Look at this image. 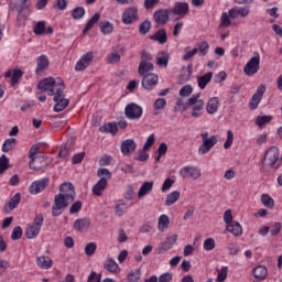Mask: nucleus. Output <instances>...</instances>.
<instances>
[{
    "label": "nucleus",
    "mask_w": 282,
    "mask_h": 282,
    "mask_svg": "<svg viewBox=\"0 0 282 282\" xmlns=\"http://www.w3.org/2000/svg\"><path fill=\"white\" fill-rule=\"evenodd\" d=\"M142 87L144 89L151 90L155 85H158L159 78L158 74L153 73V64L147 61H153V55L147 52H142Z\"/></svg>",
    "instance_id": "nucleus-1"
},
{
    "label": "nucleus",
    "mask_w": 282,
    "mask_h": 282,
    "mask_svg": "<svg viewBox=\"0 0 282 282\" xmlns=\"http://www.w3.org/2000/svg\"><path fill=\"white\" fill-rule=\"evenodd\" d=\"M200 94H195L187 99V102L183 106V111L192 109V118H200L204 111V100L199 99Z\"/></svg>",
    "instance_id": "nucleus-2"
},
{
    "label": "nucleus",
    "mask_w": 282,
    "mask_h": 282,
    "mask_svg": "<svg viewBox=\"0 0 282 282\" xmlns=\"http://www.w3.org/2000/svg\"><path fill=\"white\" fill-rule=\"evenodd\" d=\"M62 85H65V83H63V79H58L56 82L54 77H47L37 83V89L42 94L48 91V96H53L56 94V89H58V87H61Z\"/></svg>",
    "instance_id": "nucleus-3"
},
{
    "label": "nucleus",
    "mask_w": 282,
    "mask_h": 282,
    "mask_svg": "<svg viewBox=\"0 0 282 282\" xmlns=\"http://www.w3.org/2000/svg\"><path fill=\"white\" fill-rule=\"evenodd\" d=\"M65 85L58 86L53 96V102H55L53 109L56 113H61V111H65L67 107H69V99L65 98Z\"/></svg>",
    "instance_id": "nucleus-4"
},
{
    "label": "nucleus",
    "mask_w": 282,
    "mask_h": 282,
    "mask_svg": "<svg viewBox=\"0 0 282 282\" xmlns=\"http://www.w3.org/2000/svg\"><path fill=\"white\" fill-rule=\"evenodd\" d=\"M73 200H69V198H65L59 194H56L54 197V204L52 206V216L53 217H61L63 213H65L66 208L69 206V204H73Z\"/></svg>",
    "instance_id": "nucleus-5"
},
{
    "label": "nucleus",
    "mask_w": 282,
    "mask_h": 282,
    "mask_svg": "<svg viewBox=\"0 0 282 282\" xmlns=\"http://www.w3.org/2000/svg\"><path fill=\"white\" fill-rule=\"evenodd\" d=\"M44 217L43 214H36L33 223L26 228L25 236L26 239H36L43 228Z\"/></svg>",
    "instance_id": "nucleus-6"
},
{
    "label": "nucleus",
    "mask_w": 282,
    "mask_h": 282,
    "mask_svg": "<svg viewBox=\"0 0 282 282\" xmlns=\"http://www.w3.org/2000/svg\"><path fill=\"white\" fill-rule=\"evenodd\" d=\"M263 166H270V169H279V148L271 147L265 151Z\"/></svg>",
    "instance_id": "nucleus-7"
},
{
    "label": "nucleus",
    "mask_w": 282,
    "mask_h": 282,
    "mask_svg": "<svg viewBox=\"0 0 282 282\" xmlns=\"http://www.w3.org/2000/svg\"><path fill=\"white\" fill-rule=\"evenodd\" d=\"M17 2L9 4L10 10H15L18 12L17 22L18 25H24L25 18H23L24 10L30 9V4L28 3V0H17ZM20 3V4H19Z\"/></svg>",
    "instance_id": "nucleus-8"
},
{
    "label": "nucleus",
    "mask_w": 282,
    "mask_h": 282,
    "mask_svg": "<svg viewBox=\"0 0 282 282\" xmlns=\"http://www.w3.org/2000/svg\"><path fill=\"white\" fill-rule=\"evenodd\" d=\"M91 63H94V52L90 51L80 56L75 65V72H85Z\"/></svg>",
    "instance_id": "nucleus-9"
},
{
    "label": "nucleus",
    "mask_w": 282,
    "mask_h": 282,
    "mask_svg": "<svg viewBox=\"0 0 282 282\" xmlns=\"http://www.w3.org/2000/svg\"><path fill=\"white\" fill-rule=\"evenodd\" d=\"M52 160L45 158L44 155H37L31 159L29 166L33 169V171H41L42 169H47Z\"/></svg>",
    "instance_id": "nucleus-10"
},
{
    "label": "nucleus",
    "mask_w": 282,
    "mask_h": 282,
    "mask_svg": "<svg viewBox=\"0 0 282 282\" xmlns=\"http://www.w3.org/2000/svg\"><path fill=\"white\" fill-rule=\"evenodd\" d=\"M260 65L261 57L259 55L254 56L246 64L243 73L246 74V76H254V74L259 72Z\"/></svg>",
    "instance_id": "nucleus-11"
},
{
    "label": "nucleus",
    "mask_w": 282,
    "mask_h": 282,
    "mask_svg": "<svg viewBox=\"0 0 282 282\" xmlns=\"http://www.w3.org/2000/svg\"><path fill=\"white\" fill-rule=\"evenodd\" d=\"M57 195L74 202V199H76V191L74 189V185L72 183H63L59 186V193Z\"/></svg>",
    "instance_id": "nucleus-12"
},
{
    "label": "nucleus",
    "mask_w": 282,
    "mask_h": 282,
    "mask_svg": "<svg viewBox=\"0 0 282 282\" xmlns=\"http://www.w3.org/2000/svg\"><path fill=\"white\" fill-rule=\"evenodd\" d=\"M263 94H265V85L261 84L249 101L250 109L254 110L259 107V104L263 100Z\"/></svg>",
    "instance_id": "nucleus-13"
},
{
    "label": "nucleus",
    "mask_w": 282,
    "mask_h": 282,
    "mask_svg": "<svg viewBox=\"0 0 282 282\" xmlns=\"http://www.w3.org/2000/svg\"><path fill=\"white\" fill-rule=\"evenodd\" d=\"M180 175H182L184 180H186V177L199 180L202 177V170H199L197 166H185L181 169Z\"/></svg>",
    "instance_id": "nucleus-14"
},
{
    "label": "nucleus",
    "mask_w": 282,
    "mask_h": 282,
    "mask_svg": "<svg viewBox=\"0 0 282 282\" xmlns=\"http://www.w3.org/2000/svg\"><path fill=\"white\" fill-rule=\"evenodd\" d=\"M124 115L129 120H137L142 116V107L137 104H129L126 106Z\"/></svg>",
    "instance_id": "nucleus-15"
},
{
    "label": "nucleus",
    "mask_w": 282,
    "mask_h": 282,
    "mask_svg": "<svg viewBox=\"0 0 282 282\" xmlns=\"http://www.w3.org/2000/svg\"><path fill=\"white\" fill-rule=\"evenodd\" d=\"M47 184H50V178L47 177L41 178L39 181H34L30 185L29 192L31 193V195H39V193H41L42 191H45V187L47 186Z\"/></svg>",
    "instance_id": "nucleus-16"
},
{
    "label": "nucleus",
    "mask_w": 282,
    "mask_h": 282,
    "mask_svg": "<svg viewBox=\"0 0 282 282\" xmlns=\"http://www.w3.org/2000/svg\"><path fill=\"white\" fill-rule=\"evenodd\" d=\"M153 20L156 25H166L170 21L169 10L167 9H158L153 13Z\"/></svg>",
    "instance_id": "nucleus-17"
},
{
    "label": "nucleus",
    "mask_w": 282,
    "mask_h": 282,
    "mask_svg": "<svg viewBox=\"0 0 282 282\" xmlns=\"http://www.w3.org/2000/svg\"><path fill=\"white\" fill-rule=\"evenodd\" d=\"M138 9L133 7L126 9L122 13V23H124V25H131V23L138 21Z\"/></svg>",
    "instance_id": "nucleus-18"
},
{
    "label": "nucleus",
    "mask_w": 282,
    "mask_h": 282,
    "mask_svg": "<svg viewBox=\"0 0 282 282\" xmlns=\"http://www.w3.org/2000/svg\"><path fill=\"white\" fill-rule=\"evenodd\" d=\"M215 144H217L216 135H212L208 139H205L198 148V153H200V155H206V153H208L213 147H215Z\"/></svg>",
    "instance_id": "nucleus-19"
},
{
    "label": "nucleus",
    "mask_w": 282,
    "mask_h": 282,
    "mask_svg": "<svg viewBox=\"0 0 282 282\" xmlns=\"http://www.w3.org/2000/svg\"><path fill=\"white\" fill-rule=\"evenodd\" d=\"M172 13L184 19L188 14V2H175L172 8Z\"/></svg>",
    "instance_id": "nucleus-20"
},
{
    "label": "nucleus",
    "mask_w": 282,
    "mask_h": 282,
    "mask_svg": "<svg viewBox=\"0 0 282 282\" xmlns=\"http://www.w3.org/2000/svg\"><path fill=\"white\" fill-rule=\"evenodd\" d=\"M120 149L122 155H131V153L135 151V141H133L132 139H127L121 142Z\"/></svg>",
    "instance_id": "nucleus-21"
},
{
    "label": "nucleus",
    "mask_w": 282,
    "mask_h": 282,
    "mask_svg": "<svg viewBox=\"0 0 282 282\" xmlns=\"http://www.w3.org/2000/svg\"><path fill=\"white\" fill-rule=\"evenodd\" d=\"M226 229L228 232L234 235V237H241V235H243V227H241V224L236 220H234V223H229V225H226Z\"/></svg>",
    "instance_id": "nucleus-22"
},
{
    "label": "nucleus",
    "mask_w": 282,
    "mask_h": 282,
    "mask_svg": "<svg viewBox=\"0 0 282 282\" xmlns=\"http://www.w3.org/2000/svg\"><path fill=\"white\" fill-rule=\"evenodd\" d=\"M20 202H21V193H17L13 197H11L9 203L4 205V208H3L4 213H12V210H14V208L19 206Z\"/></svg>",
    "instance_id": "nucleus-23"
},
{
    "label": "nucleus",
    "mask_w": 282,
    "mask_h": 282,
    "mask_svg": "<svg viewBox=\"0 0 282 282\" xmlns=\"http://www.w3.org/2000/svg\"><path fill=\"white\" fill-rule=\"evenodd\" d=\"M36 263L42 270H50V268L54 265V261H52V258L47 256H39L36 258Z\"/></svg>",
    "instance_id": "nucleus-24"
},
{
    "label": "nucleus",
    "mask_w": 282,
    "mask_h": 282,
    "mask_svg": "<svg viewBox=\"0 0 282 282\" xmlns=\"http://www.w3.org/2000/svg\"><path fill=\"white\" fill-rule=\"evenodd\" d=\"M151 41H156L161 45H164L169 41V36L166 35V30L160 29L153 35H150Z\"/></svg>",
    "instance_id": "nucleus-25"
},
{
    "label": "nucleus",
    "mask_w": 282,
    "mask_h": 282,
    "mask_svg": "<svg viewBox=\"0 0 282 282\" xmlns=\"http://www.w3.org/2000/svg\"><path fill=\"white\" fill-rule=\"evenodd\" d=\"M50 67V59L45 55H41L37 57V66L35 68V74H41V72H45Z\"/></svg>",
    "instance_id": "nucleus-26"
},
{
    "label": "nucleus",
    "mask_w": 282,
    "mask_h": 282,
    "mask_svg": "<svg viewBox=\"0 0 282 282\" xmlns=\"http://www.w3.org/2000/svg\"><path fill=\"white\" fill-rule=\"evenodd\" d=\"M90 225L91 221L89 220V218H79L75 220L74 228L78 232H83L84 230H87Z\"/></svg>",
    "instance_id": "nucleus-27"
},
{
    "label": "nucleus",
    "mask_w": 282,
    "mask_h": 282,
    "mask_svg": "<svg viewBox=\"0 0 282 282\" xmlns=\"http://www.w3.org/2000/svg\"><path fill=\"white\" fill-rule=\"evenodd\" d=\"M107 188V178L102 176L93 187L94 195H97V197H100L102 195V191Z\"/></svg>",
    "instance_id": "nucleus-28"
},
{
    "label": "nucleus",
    "mask_w": 282,
    "mask_h": 282,
    "mask_svg": "<svg viewBox=\"0 0 282 282\" xmlns=\"http://www.w3.org/2000/svg\"><path fill=\"white\" fill-rule=\"evenodd\" d=\"M207 113L213 116V113H217V109H219V99L217 97H213L208 100L207 106Z\"/></svg>",
    "instance_id": "nucleus-29"
},
{
    "label": "nucleus",
    "mask_w": 282,
    "mask_h": 282,
    "mask_svg": "<svg viewBox=\"0 0 282 282\" xmlns=\"http://www.w3.org/2000/svg\"><path fill=\"white\" fill-rule=\"evenodd\" d=\"M253 276L258 281H263L268 276V268L265 265H259L253 269Z\"/></svg>",
    "instance_id": "nucleus-30"
},
{
    "label": "nucleus",
    "mask_w": 282,
    "mask_h": 282,
    "mask_svg": "<svg viewBox=\"0 0 282 282\" xmlns=\"http://www.w3.org/2000/svg\"><path fill=\"white\" fill-rule=\"evenodd\" d=\"M101 133H111V135H116L118 133V123H105L99 128Z\"/></svg>",
    "instance_id": "nucleus-31"
},
{
    "label": "nucleus",
    "mask_w": 282,
    "mask_h": 282,
    "mask_svg": "<svg viewBox=\"0 0 282 282\" xmlns=\"http://www.w3.org/2000/svg\"><path fill=\"white\" fill-rule=\"evenodd\" d=\"M199 89H206V86L213 80V72H208L205 75L197 77Z\"/></svg>",
    "instance_id": "nucleus-32"
},
{
    "label": "nucleus",
    "mask_w": 282,
    "mask_h": 282,
    "mask_svg": "<svg viewBox=\"0 0 282 282\" xmlns=\"http://www.w3.org/2000/svg\"><path fill=\"white\" fill-rule=\"evenodd\" d=\"M104 268L105 270H108V272H111L112 274H118V272H120V267H118V263L115 262L113 259L106 260Z\"/></svg>",
    "instance_id": "nucleus-33"
},
{
    "label": "nucleus",
    "mask_w": 282,
    "mask_h": 282,
    "mask_svg": "<svg viewBox=\"0 0 282 282\" xmlns=\"http://www.w3.org/2000/svg\"><path fill=\"white\" fill-rule=\"evenodd\" d=\"M169 53L160 52L156 56V65L159 67H169Z\"/></svg>",
    "instance_id": "nucleus-34"
},
{
    "label": "nucleus",
    "mask_w": 282,
    "mask_h": 282,
    "mask_svg": "<svg viewBox=\"0 0 282 282\" xmlns=\"http://www.w3.org/2000/svg\"><path fill=\"white\" fill-rule=\"evenodd\" d=\"M98 21H100V13H95L86 23L83 33L87 34V32H89V30H91V28H94Z\"/></svg>",
    "instance_id": "nucleus-35"
},
{
    "label": "nucleus",
    "mask_w": 282,
    "mask_h": 282,
    "mask_svg": "<svg viewBox=\"0 0 282 282\" xmlns=\"http://www.w3.org/2000/svg\"><path fill=\"white\" fill-rule=\"evenodd\" d=\"M169 224H171V220L165 214H163L159 217L158 229L161 232H164V230H169Z\"/></svg>",
    "instance_id": "nucleus-36"
},
{
    "label": "nucleus",
    "mask_w": 282,
    "mask_h": 282,
    "mask_svg": "<svg viewBox=\"0 0 282 282\" xmlns=\"http://www.w3.org/2000/svg\"><path fill=\"white\" fill-rule=\"evenodd\" d=\"M100 32L102 34H111L113 32V24L109 21H101L99 22Z\"/></svg>",
    "instance_id": "nucleus-37"
},
{
    "label": "nucleus",
    "mask_w": 282,
    "mask_h": 282,
    "mask_svg": "<svg viewBox=\"0 0 282 282\" xmlns=\"http://www.w3.org/2000/svg\"><path fill=\"white\" fill-rule=\"evenodd\" d=\"M17 147V139H7L2 144L3 153H10Z\"/></svg>",
    "instance_id": "nucleus-38"
},
{
    "label": "nucleus",
    "mask_w": 282,
    "mask_h": 282,
    "mask_svg": "<svg viewBox=\"0 0 282 282\" xmlns=\"http://www.w3.org/2000/svg\"><path fill=\"white\" fill-rule=\"evenodd\" d=\"M178 199H180V192L174 191L167 195L165 199V206H173V204H175V202H177Z\"/></svg>",
    "instance_id": "nucleus-39"
},
{
    "label": "nucleus",
    "mask_w": 282,
    "mask_h": 282,
    "mask_svg": "<svg viewBox=\"0 0 282 282\" xmlns=\"http://www.w3.org/2000/svg\"><path fill=\"white\" fill-rule=\"evenodd\" d=\"M70 149H72V140H67L64 147L59 149L58 158H67V155H69Z\"/></svg>",
    "instance_id": "nucleus-40"
},
{
    "label": "nucleus",
    "mask_w": 282,
    "mask_h": 282,
    "mask_svg": "<svg viewBox=\"0 0 282 282\" xmlns=\"http://www.w3.org/2000/svg\"><path fill=\"white\" fill-rule=\"evenodd\" d=\"M8 169H10V160L6 154H2L0 156V175H3V172L8 171Z\"/></svg>",
    "instance_id": "nucleus-41"
},
{
    "label": "nucleus",
    "mask_w": 282,
    "mask_h": 282,
    "mask_svg": "<svg viewBox=\"0 0 282 282\" xmlns=\"http://www.w3.org/2000/svg\"><path fill=\"white\" fill-rule=\"evenodd\" d=\"M261 204H263L267 208H274V198L268 194H262Z\"/></svg>",
    "instance_id": "nucleus-42"
},
{
    "label": "nucleus",
    "mask_w": 282,
    "mask_h": 282,
    "mask_svg": "<svg viewBox=\"0 0 282 282\" xmlns=\"http://www.w3.org/2000/svg\"><path fill=\"white\" fill-rule=\"evenodd\" d=\"M23 77V70L21 68L13 69L12 77H11V87H14L17 83H19V79Z\"/></svg>",
    "instance_id": "nucleus-43"
},
{
    "label": "nucleus",
    "mask_w": 282,
    "mask_h": 282,
    "mask_svg": "<svg viewBox=\"0 0 282 282\" xmlns=\"http://www.w3.org/2000/svg\"><path fill=\"white\" fill-rule=\"evenodd\" d=\"M169 152V145L165 142H162L159 145L158 149V156L155 158V162H160V160H162L163 155H165Z\"/></svg>",
    "instance_id": "nucleus-44"
},
{
    "label": "nucleus",
    "mask_w": 282,
    "mask_h": 282,
    "mask_svg": "<svg viewBox=\"0 0 282 282\" xmlns=\"http://www.w3.org/2000/svg\"><path fill=\"white\" fill-rule=\"evenodd\" d=\"M33 32L36 36L45 34V21H39L33 28Z\"/></svg>",
    "instance_id": "nucleus-45"
},
{
    "label": "nucleus",
    "mask_w": 282,
    "mask_h": 282,
    "mask_svg": "<svg viewBox=\"0 0 282 282\" xmlns=\"http://www.w3.org/2000/svg\"><path fill=\"white\" fill-rule=\"evenodd\" d=\"M140 276H141V269L138 268L128 274L127 280H128V282H138V281H140Z\"/></svg>",
    "instance_id": "nucleus-46"
},
{
    "label": "nucleus",
    "mask_w": 282,
    "mask_h": 282,
    "mask_svg": "<svg viewBox=\"0 0 282 282\" xmlns=\"http://www.w3.org/2000/svg\"><path fill=\"white\" fill-rule=\"evenodd\" d=\"M230 25H232L230 15L227 12H224L220 17V28H230Z\"/></svg>",
    "instance_id": "nucleus-47"
},
{
    "label": "nucleus",
    "mask_w": 282,
    "mask_h": 282,
    "mask_svg": "<svg viewBox=\"0 0 282 282\" xmlns=\"http://www.w3.org/2000/svg\"><path fill=\"white\" fill-rule=\"evenodd\" d=\"M72 17L73 19H75L76 21L83 19L85 17V8L83 7H77L75 9H73L72 11Z\"/></svg>",
    "instance_id": "nucleus-48"
},
{
    "label": "nucleus",
    "mask_w": 282,
    "mask_h": 282,
    "mask_svg": "<svg viewBox=\"0 0 282 282\" xmlns=\"http://www.w3.org/2000/svg\"><path fill=\"white\" fill-rule=\"evenodd\" d=\"M98 246H96V242H89L85 247V254L86 257H94L96 253Z\"/></svg>",
    "instance_id": "nucleus-49"
},
{
    "label": "nucleus",
    "mask_w": 282,
    "mask_h": 282,
    "mask_svg": "<svg viewBox=\"0 0 282 282\" xmlns=\"http://www.w3.org/2000/svg\"><path fill=\"white\" fill-rule=\"evenodd\" d=\"M21 237H23V228H21V226L14 227L11 232L12 241H19Z\"/></svg>",
    "instance_id": "nucleus-50"
},
{
    "label": "nucleus",
    "mask_w": 282,
    "mask_h": 282,
    "mask_svg": "<svg viewBox=\"0 0 282 282\" xmlns=\"http://www.w3.org/2000/svg\"><path fill=\"white\" fill-rule=\"evenodd\" d=\"M215 246H216V243H215L214 238H206L204 243H203V248L207 252H210L212 250H215Z\"/></svg>",
    "instance_id": "nucleus-51"
},
{
    "label": "nucleus",
    "mask_w": 282,
    "mask_h": 282,
    "mask_svg": "<svg viewBox=\"0 0 282 282\" xmlns=\"http://www.w3.org/2000/svg\"><path fill=\"white\" fill-rule=\"evenodd\" d=\"M272 121V116H259L256 118V124L258 127H263V124H268V122Z\"/></svg>",
    "instance_id": "nucleus-52"
},
{
    "label": "nucleus",
    "mask_w": 282,
    "mask_h": 282,
    "mask_svg": "<svg viewBox=\"0 0 282 282\" xmlns=\"http://www.w3.org/2000/svg\"><path fill=\"white\" fill-rule=\"evenodd\" d=\"M196 48L198 50L199 56H206V54H208V50H209L208 42L204 41V42L199 43L198 47H196Z\"/></svg>",
    "instance_id": "nucleus-53"
},
{
    "label": "nucleus",
    "mask_w": 282,
    "mask_h": 282,
    "mask_svg": "<svg viewBox=\"0 0 282 282\" xmlns=\"http://www.w3.org/2000/svg\"><path fill=\"white\" fill-rule=\"evenodd\" d=\"M153 191V181H148L142 184V197L149 195Z\"/></svg>",
    "instance_id": "nucleus-54"
},
{
    "label": "nucleus",
    "mask_w": 282,
    "mask_h": 282,
    "mask_svg": "<svg viewBox=\"0 0 282 282\" xmlns=\"http://www.w3.org/2000/svg\"><path fill=\"white\" fill-rule=\"evenodd\" d=\"M191 94H193V86L191 85H185L180 90L181 98H188Z\"/></svg>",
    "instance_id": "nucleus-55"
},
{
    "label": "nucleus",
    "mask_w": 282,
    "mask_h": 282,
    "mask_svg": "<svg viewBox=\"0 0 282 282\" xmlns=\"http://www.w3.org/2000/svg\"><path fill=\"white\" fill-rule=\"evenodd\" d=\"M82 208H83V202L76 200L75 203L72 204L69 208V214L76 215L77 213H80Z\"/></svg>",
    "instance_id": "nucleus-56"
},
{
    "label": "nucleus",
    "mask_w": 282,
    "mask_h": 282,
    "mask_svg": "<svg viewBox=\"0 0 282 282\" xmlns=\"http://www.w3.org/2000/svg\"><path fill=\"white\" fill-rule=\"evenodd\" d=\"M115 213L118 217H122L124 213H127V204H124L123 202H119V204H117L116 206Z\"/></svg>",
    "instance_id": "nucleus-57"
},
{
    "label": "nucleus",
    "mask_w": 282,
    "mask_h": 282,
    "mask_svg": "<svg viewBox=\"0 0 282 282\" xmlns=\"http://www.w3.org/2000/svg\"><path fill=\"white\" fill-rule=\"evenodd\" d=\"M235 141V134L232 133V130L227 131V140L224 143V149H230L232 147V142Z\"/></svg>",
    "instance_id": "nucleus-58"
},
{
    "label": "nucleus",
    "mask_w": 282,
    "mask_h": 282,
    "mask_svg": "<svg viewBox=\"0 0 282 282\" xmlns=\"http://www.w3.org/2000/svg\"><path fill=\"white\" fill-rule=\"evenodd\" d=\"M153 144H155V134L152 133L148 137L145 143L143 144V151H149Z\"/></svg>",
    "instance_id": "nucleus-59"
},
{
    "label": "nucleus",
    "mask_w": 282,
    "mask_h": 282,
    "mask_svg": "<svg viewBox=\"0 0 282 282\" xmlns=\"http://www.w3.org/2000/svg\"><path fill=\"white\" fill-rule=\"evenodd\" d=\"M228 279V267H223V269L218 272L217 282H224Z\"/></svg>",
    "instance_id": "nucleus-60"
},
{
    "label": "nucleus",
    "mask_w": 282,
    "mask_h": 282,
    "mask_svg": "<svg viewBox=\"0 0 282 282\" xmlns=\"http://www.w3.org/2000/svg\"><path fill=\"white\" fill-rule=\"evenodd\" d=\"M98 177H100V180H102V177H105L106 182L107 180H111V173L109 172L108 169L101 167L98 170L97 172Z\"/></svg>",
    "instance_id": "nucleus-61"
},
{
    "label": "nucleus",
    "mask_w": 282,
    "mask_h": 282,
    "mask_svg": "<svg viewBox=\"0 0 282 282\" xmlns=\"http://www.w3.org/2000/svg\"><path fill=\"white\" fill-rule=\"evenodd\" d=\"M160 4V0H144L143 6L145 10H153L156 6Z\"/></svg>",
    "instance_id": "nucleus-62"
},
{
    "label": "nucleus",
    "mask_w": 282,
    "mask_h": 282,
    "mask_svg": "<svg viewBox=\"0 0 282 282\" xmlns=\"http://www.w3.org/2000/svg\"><path fill=\"white\" fill-rule=\"evenodd\" d=\"M154 109L156 111H160V109H164V107H166V99L164 98H159L154 101Z\"/></svg>",
    "instance_id": "nucleus-63"
},
{
    "label": "nucleus",
    "mask_w": 282,
    "mask_h": 282,
    "mask_svg": "<svg viewBox=\"0 0 282 282\" xmlns=\"http://www.w3.org/2000/svg\"><path fill=\"white\" fill-rule=\"evenodd\" d=\"M173 281V273L165 272L159 276V282H172Z\"/></svg>",
    "instance_id": "nucleus-64"
}]
</instances>
